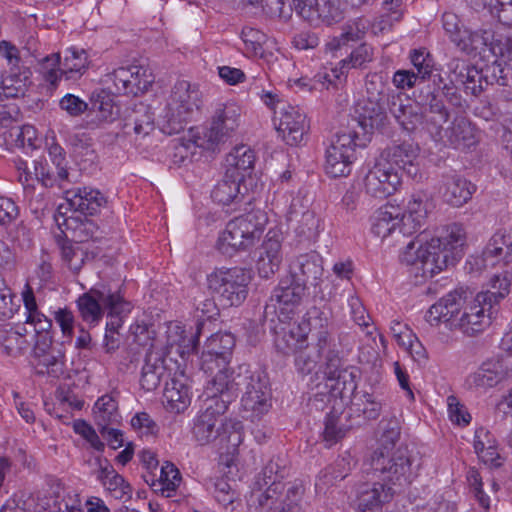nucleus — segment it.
Wrapping results in <instances>:
<instances>
[{
    "mask_svg": "<svg viewBox=\"0 0 512 512\" xmlns=\"http://www.w3.org/2000/svg\"><path fill=\"white\" fill-rule=\"evenodd\" d=\"M467 265L471 272H482L498 268L490 278L491 290L476 294L467 303L464 302L463 312L455 323L467 336H476L484 332L492 323L499 303L510 292L512 279V241L509 242L503 233H495L481 255L472 256Z\"/></svg>",
    "mask_w": 512,
    "mask_h": 512,
    "instance_id": "nucleus-1",
    "label": "nucleus"
},
{
    "mask_svg": "<svg viewBox=\"0 0 512 512\" xmlns=\"http://www.w3.org/2000/svg\"><path fill=\"white\" fill-rule=\"evenodd\" d=\"M465 243L464 226L450 223L442 226L429 241L420 236L407 244L401 254V261L413 266L416 275L431 278L460 260Z\"/></svg>",
    "mask_w": 512,
    "mask_h": 512,
    "instance_id": "nucleus-2",
    "label": "nucleus"
},
{
    "mask_svg": "<svg viewBox=\"0 0 512 512\" xmlns=\"http://www.w3.org/2000/svg\"><path fill=\"white\" fill-rule=\"evenodd\" d=\"M285 467L281 465L280 459H271L263 468V486L252 492L249 499L250 512H301L300 501L304 495L305 488L301 481H294L287 488L283 497L284 485L281 479L284 477ZM262 487V484H260Z\"/></svg>",
    "mask_w": 512,
    "mask_h": 512,
    "instance_id": "nucleus-3",
    "label": "nucleus"
},
{
    "mask_svg": "<svg viewBox=\"0 0 512 512\" xmlns=\"http://www.w3.org/2000/svg\"><path fill=\"white\" fill-rule=\"evenodd\" d=\"M79 315L90 327L97 326L107 311L109 320L106 328L116 331L122 326L123 318L130 313L131 303L126 301L119 291L90 289L80 295L76 301Z\"/></svg>",
    "mask_w": 512,
    "mask_h": 512,
    "instance_id": "nucleus-4",
    "label": "nucleus"
},
{
    "mask_svg": "<svg viewBox=\"0 0 512 512\" xmlns=\"http://www.w3.org/2000/svg\"><path fill=\"white\" fill-rule=\"evenodd\" d=\"M201 105V93L196 85L181 80L175 83L160 114L161 129L166 134L182 131Z\"/></svg>",
    "mask_w": 512,
    "mask_h": 512,
    "instance_id": "nucleus-5",
    "label": "nucleus"
},
{
    "mask_svg": "<svg viewBox=\"0 0 512 512\" xmlns=\"http://www.w3.org/2000/svg\"><path fill=\"white\" fill-rule=\"evenodd\" d=\"M265 216L261 211H251L230 220L220 233L217 248L227 256L252 247L262 236Z\"/></svg>",
    "mask_w": 512,
    "mask_h": 512,
    "instance_id": "nucleus-6",
    "label": "nucleus"
},
{
    "mask_svg": "<svg viewBox=\"0 0 512 512\" xmlns=\"http://www.w3.org/2000/svg\"><path fill=\"white\" fill-rule=\"evenodd\" d=\"M250 281L249 271L241 267L215 268L206 277L208 290L223 307L241 305L248 295Z\"/></svg>",
    "mask_w": 512,
    "mask_h": 512,
    "instance_id": "nucleus-7",
    "label": "nucleus"
},
{
    "mask_svg": "<svg viewBox=\"0 0 512 512\" xmlns=\"http://www.w3.org/2000/svg\"><path fill=\"white\" fill-rule=\"evenodd\" d=\"M369 464L379 480L397 490L410 484L414 478L412 457L406 446H399L396 451H373Z\"/></svg>",
    "mask_w": 512,
    "mask_h": 512,
    "instance_id": "nucleus-8",
    "label": "nucleus"
},
{
    "mask_svg": "<svg viewBox=\"0 0 512 512\" xmlns=\"http://www.w3.org/2000/svg\"><path fill=\"white\" fill-rule=\"evenodd\" d=\"M366 140V137L361 139L358 133L351 129L337 132L326 148V173L333 178L348 176L355 160V148L364 147Z\"/></svg>",
    "mask_w": 512,
    "mask_h": 512,
    "instance_id": "nucleus-9",
    "label": "nucleus"
},
{
    "mask_svg": "<svg viewBox=\"0 0 512 512\" xmlns=\"http://www.w3.org/2000/svg\"><path fill=\"white\" fill-rule=\"evenodd\" d=\"M305 293L303 282L287 276L282 279L273 290L269 303L265 307V314L274 313L279 322H286L293 318Z\"/></svg>",
    "mask_w": 512,
    "mask_h": 512,
    "instance_id": "nucleus-10",
    "label": "nucleus"
},
{
    "mask_svg": "<svg viewBox=\"0 0 512 512\" xmlns=\"http://www.w3.org/2000/svg\"><path fill=\"white\" fill-rule=\"evenodd\" d=\"M243 384H245V392L241 399V406L244 417L252 422L260 420L272 406L270 389L259 375H254L247 369H245Z\"/></svg>",
    "mask_w": 512,
    "mask_h": 512,
    "instance_id": "nucleus-11",
    "label": "nucleus"
},
{
    "mask_svg": "<svg viewBox=\"0 0 512 512\" xmlns=\"http://www.w3.org/2000/svg\"><path fill=\"white\" fill-rule=\"evenodd\" d=\"M246 367H239L240 372L235 375L234 371L228 368V365L214 366V372L211 374L212 378L207 382L203 395L205 396L204 403H214L223 401L225 409L236 397L238 386L243 384L242 370Z\"/></svg>",
    "mask_w": 512,
    "mask_h": 512,
    "instance_id": "nucleus-12",
    "label": "nucleus"
},
{
    "mask_svg": "<svg viewBox=\"0 0 512 512\" xmlns=\"http://www.w3.org/2000/svg\"><path fill=\"white\" fill-rule=\"evenodd\" d=\"M241 108L234 102L219 104L212 116L211 124L204 133L207 148L225 142L239 127Z\"/></svg>",
    "mask_w": 512,
    "mask_h": 512,
    "instance_id": "nucleus-13",
    "label": "nucleus"
},
{
    "mask_svg": "<svg viewBox=\"0 0 512 512\" xmlns=\"http://www.w3.org/2000/svg\"><path fill=\"white\" fill-rule=\"evenodd\" d=\"M204 410L200 411L193 420L192 435L200 444L206 445L218 436H222V424H225V404L223 401L204 403Z\"/></svg>",
    "mask_w": 512,
    "mask_h": 512,
    "instance_id": "nucleus-14",
    "label": "nucleus"
},
{
    "mask_svg": "<svg viewBox=\"0 0 512 512\" xmlns=\"http://www.w3.org/2000/svg\"><path fill=\"white\" fill-rule=\"evenodd\" d=\"M512 377V371L497 357L484 361L476 371L466 378V385L470 390L486 393Z\"/></svg>",
    "mask_w": 512,
    "mask_h": 512,
    "instance_id": "nucleus-15",
    "label": "nucleus"
},
{
    "mask_svg": "<svg viewBox=\"0 0 512 512\" xmlns=\"http://www.w3.org/2000/svg\"><path fill=\"white\" fill-rule=\"evenodd\" d=\"M401 185V174L377 158L364 178L365 192L375 198H386L394 194Z\"/></svg>",
    "mask_w": 512,
    "mask_h": 512,
    "instance_id": "nucleus-16",
    "label": "nucleus"
},
{
    "mask_svg": "<svg viewBox=\"0 0 512 512\" xmlns=\"http://www.w3.org/2000/svg\"><path fill=\"white\" fill-rule=\"evenodd\" d=\"M420 148L412 142H403L386 148L379 156L382 162L400 174L416 178L419 175Z\"/></svg>",
    "mask_w": 512,
    "mask_h": 512,
    "instance_id": "nucleus-17",
    "label": "nucleus"
},
{
    "mask_svg": "<svg viewBox=\"0 0 512 512\" xmlns=\"http://www.w3.org/2000/svg\"><path fill=\"white\" fill-rule=\"evenodd\" d=\"M235 338L231 333H215L205 343L201 356V369L206 374L214 372V366L229 365Z\"/></svg>",
    "mask_w": 512,
    "mask_h": 512,
    "instance_id": "nucleus-18",
    "label": "nucleus"
},
{
    "mask_svg": "<svg viewBox=\"0 0 512 512\" xmlns=\"http://www.w3.org/2000/svg\"><path fill=\"white\" fill-rule=\"evenodd\" d=\"M276 128L283 140L290 146L300 144L308 131L306 114L297 106L285 105L281 108Z\"/></svg>",
    "mask_w": 512,
    "mask_h": 512,
    "instance_id": "nucleus-19",
    "label": "nucleus"
},
{
    "mask_svg": "<svg viewBox=\"0 0 512 512\" xmlns=\"http://www.w3.org/2000/svg\"><path fill=\"white\" fill-rule=\"evenodd\" d=\"M464 292L452 291L440 298L426 313V321L432 326L445 323L449 328H455L458 314L464 305Z\"/></svg>",
    "mask_w": 512,
    "mask_h": 512,
    "instance_id": "nucleus-20",
    "label": "nucleus"
},
{
    "mask_svg": "<svg viewBox=\"0 0 512 512\" xmlns=\"http://www.w3.org/2000/svg\"><path fill=\"white\" fill-rule=\"evenodd\" d=\"M397 489L385 482L365 483L358 492L359 512H382L383 506L389 503Z\"/></svg>",
    "mask_w": 512,
    "mask_h": 512,
    "instance_id": "nucleus-21",
    "label": "nucleus"
},
{
    "mask_svg": "<svg viewBox=\"0 0 512 512\" xmlns=\"http://www.w3.org/2000/svg\"><path fill=\"white\" fill-rule=\"evenodd\" d=\"M65 200L72 211L84 215L96 214L107 202L104 194L92 187H78L66 190Z\"/></svg>",
    "mask_w": 512,
    "mask_h": 512,
    "instance_id": "nucleus-22",
    "label": "nucleus"
},
{
    "mask_svg": "<svg viewBox=\"0 0 512 512\" xmlns=\"http://www.w3.org/2000/svg\"><path fill=\"white\" fill-rule=\"evenodd\" d=\"M430 208L431 203L425 193L412 194L405 212L400 215V232L403 235H409L418 231L425 224Z\"/></svg>",
    "mask_w": 512,
    "mask_h": 512,
    "instance_id": "nucleus-23",
    "label": "nucleus"
},
{
    "mask_svg": "<svg viewBox=\"0 0 512 512\" xmlns=\"http://www.w3.org/2000/svg\"><path fill=\"white\" fill-rule=\"evenodd\" d=\"M95 464L97 469L93 473L107 492L115 499L131 496L132 488L130 484L114 469L108 459L97 456Z\"/></svg>",
    "mask_w": 512,
    "mask_h": 512,
    "instance_id": "nucleus-24",
    "label": "nucleus"
},
{
    "mask_svg": "<svg viewBox=\"0 0 512 512\" xmlns=\"http://www.w3.org/2000/svg\"><path fill=\"white\" fill-rule=\"evenodd\" d=\"M290 277L299 282L310 283L317 286L323 274L322 258L315 252L300 254L290 264Z\"/></svg>",
    "mask_w": 512,
    "mask_h": 512,
    "instance_id": "nucleus-25",
    "label": "nucleus"
},
{
    "mask_svg": "<svg viewBox=\"0 0 512 512\" xmlns=\"http://www.w3.org/2000/svg\"><path fill=\"white\" fill-rule=\"evenodd\" d=\"M476 191V186L458 174L443 176L440 192L446 203L454 207L466 204Z\"/></svg>",
    "mask_w": 512,
    "mask_h": 512,
    "instance_id": "nucleus-26",
    "label": "nucleus"
},
{
    "mask_svg": "<svg viewBox=\"0 0 512 512\" xmlns=\"http://www.w3.org/2000/svg\"><path fill=\"white\" fill-rule=\"evenodd\" d=\"M191 403V391L188 378L183 374L175 375L166 383L163 393V404L171 413L184 412Z\"/></svg>",
    "mask_w": 512,
    "mask_h": 512,
    "instance_id": "nucleus-27",
    "label": "nucleus"
},
{
    "mask_svg": "<svg viewBox=\"0 0 512 512\" xmlns=\"http://www.w3.org/2000/svg\"><path fill=\"white\" fill-rule=\"evenodd\" d=\"M275 327V346L284 354L295 353L297 350L307 346V329L300 323L280 322Z\"/></svg>",
    "mask_w": 512,
    "mask_h": 512,
    "instance_id": "nucleus-28",
    "label": "nucleus"
},
{
    "mask_svg": "<svg viewBox=\"0 0 512 512\" xmlns=\"http://www.w3.org/2000/svg\"><path fill=\"white\" fill-rule=\"evenodd\" d=\"M31 70L22 68L9 69L7 74L0 73V101L23 97L31 84Z\"/></svg>",
    "mask_w": 512,
    "mask_h": 512,
    "instance_id": "nucleus-29",
    "label": "nucleus"
},
{
    "mask_svg": "<svg viewBox=\"0 0 512 512\" xmlns=\"http://www.w3.org/2000/svg\"><path fill=\"white\" fill-rule=\"evenodd\" d=\"M282 262L281 242L278 238L267 234L261 245L257 260V271L260 277L270 278L278 270Z\"/></svg>",
    "mask_w": 512,
    "mask_h": 512,
    "instance_id": "nucleus-30",
    "label": "nucleus"
},
{
    "mask_svg": "<svg viewBox=\"0 0 512 512\" xmlns=\"http://www.w3.org/2000/svg\"><path fill=\"white\" fill-rule=\"evenodd\" d=\"M445 138L446 145L459 150L469 149L478 141L476 128L464 117L453 120L445 130Z\"/></svg>",
    "mask_w": 512,
    "mask_h": 512,
    "instance_id": "nucleus-31",
    "label": "nucleus"
},
{
    "mask_svg": "<svg viewBox=\"0 0 512 512\" xmlns=\"http://www.w3.org/2000/svg\"><path fill=\"white\" fill-rule=\"evenodd\" d=\"M243 182V177H234L231 171H226L224 178L212 190L213 201L221 205L238 203L247 191Z\"/></svg>",
    "mask_w": 512,
    "mask_h": 512,
    "instance_id": "nucleus-32",
    "label": "nucleus"
},
{
    "mask_svg": "<svg viewBox=\"0 0 512 512\" xmlns=\"http://www.w3.org/2000/svg\"><path fill=\"white\" fill-rule=\"evenodd\" d=\"M300 325L306 327L307 334L309 332H315L313 336H315V342H317L319 349L325 348L328 346L329 341H333L329 332L330 315L320 308H310L302 322H300Z\"/></svg>",
    "mask_w": 512,
    "mask_h": 512,
    "instance_id": "nucleus-33",
    "label": "nucleus"
},
{
    "mask_svg": "<svg viewBox=\"0 0 512 512\" xmlns=\"http://www.w3.org/2000/svg\"><path fill=\"white\" fill-rule=\"evenodd\" d=\"M321 358L324 361L323 374L326 379V387L330 389L331 393H341L344 388V381L341 382L340 379L344 370L342 369V359L333 341H329Z\"/></svg>",
    "mask_w": 512,
    "mask_h": 512,
    "instance_id": "nucleus-34",
    "label": "nucleus"
},
{
    "mask_svg": "<svg viewBox=\"0 0 512 512\" xmlns=\"http://www.w3.org/2000/svg\"><path fill=\"white\" fill-rule=\"evenodd\" d=\"M90 64L88 53L84 49L75 47L65 51L59 68L60 76L66 81L75 82L87 71Z\"/></svg>",
    "mask_w": 512,
    "mask_h": 512,
    "instance_id": "nucleus-35",
    "label": "nucleus"
},
{
    "mask_svg": "<svg viewBox=\"0 0 512 512\" xmlns=\"http://www.w3.org/2000/svg\"><path fill=\"white\" fill-rule=\"evenodd\" d=\"M474 450L485 465L495 468L502 465L497 440L490 431L483 427L475 431Z\"/></svg>",
    "mask_w": 512,
    "mask_h": 512,
    "instance_id": "nucleus-36",
    "label": "nucleus"
},
{
    "mask_svg": "<svg viewBox=\"0 0 512 512\" xmlns=\"http://www.w3.org/2000/svg\"><path fill=\"white\" fill-rule=\"evenodd\" d=\"M401 210L394 205H384L375 211L371 221L372 233L382 239L389 236L397 227L401 226Z\"/></svg>",
    "mask_w": 512,
    "mask_h": 512,
    "instance_id": "nucleus-37",
    "label": "nucleus"
},
{
    "mask_svg": "<svg viewBox=\"0 0 512 512\" xmlns=\"http://www.w3.org/2000/svg\"><path fill=\"white\" fill-rule=\"evenodd\" d=\"M448 69L451 73L450 84H444L441 88L443 94L452 100L453 97H456L455 85H469L475 84L476 77L480 78L479 72L469 65L465 64V62L459 59H452L448 64ZM470 88V86H467Z\"/></svg>",
    "mask_w": 512,
    "mask_h": 512,
    "instance_id": "nucleus-38",
    "label": "nucleus"
},
{
    "mask_svg": "<svg viewBox=\"0 0 512 512\" xmlns=\"http://www.w3.org/2000/svg\"><path fill=\"white\" fill-rule=\"evenodd\" d=\"M22 299L26 309V323L33 325L35 332L39 336L49 334V330L52 327V320L38 309L33 289L29 284H26L22 291Z\"/></svg>",
    "mask_w": 512,
    "mask_h": 512,
    "instance_id": "nucleus-39",
    "label": "nucleus"
},
{
    "mask_svg": "<svg viewBox=\"0 0 512 512\" xmlns=\"http://www.w3.org/2000/svg\"><path fill=\"white\" fill-rule=\"evenodd\" d=\"M93 414L101 434L105 433L108 426L117 425L121 421L117 401L108 394L98 398L93 407Z\"/></svg>",
    "mask_w": 512,
    "mask_h": 512,
    "instance_id": "nucleus-40",
    "label": "nucleus"
},
{
    "mask_svg": "<svg viewBox=\"0 0 512 512\" xmlns=\"http://www.w3.org/2000/svg\"><path fill=\"white\" fill-rule=\"evenodd\" d=\"M449 119V112L439 96L432 92L428 96V113L425 118L426 129L435 140L442 139L443 125Z\"/></svg>",
    "mask_w": 512,
    "mask_h": 512,
    "instance_id": "nucleus-41",
    "label": "nucleus"
},
{
    "mask_svg": "<svg viewBox=\"0 0 512 512\" xmlns=\"http://www.w3.org/2000/svg\"><path fill=\"white\" fill-rule=\"evenodd\" d=\"M165 371L164 360L160 354L153 351L148 352L141 371L140 384L142 388L146 391L156 389Z\"/></svg>",
    "mask_w": 512,
    "mask_h": 512,
    "instance_id": "nucleus-42",
    "label": "nucleus"
},
{
    "mask_svg": "<svg viewBox=\"0 0 512 512\" xmlns=\"http://www.w3.org/2000/svg\"><path fill=\"white\" fill-rule=\"evenodd\" d=\"M228 169L234 177H243L245 181V173H250L255 163V153L247 145L236 146L226 158Z\"/></svg>",
    "mask_w": 512,
    "mask_h": 512,
    "instance_id": "nucleus-43",
    "label": "nucleus"
},
{
    "mask_svg": "<svg viewBox=\"0 0 512 512\" xmlns=\"http://www.w3.org/2000/svg\"><path fill=\"white\" fill-rule=\"evenodd\" d=\"M390 112L399 125H401V127L406 131L415 130L423 120L419 106L410 100H406V103L403 101H393L390 107Z\"/></svg>",
    "mask_w": 512,
    "mask_h": 512,
    "instance_id": "nucleus-44",
    "label": "nucleus"
},
{
    "mask_svg": "<svg viewBox=\"0 0 512 512\" xmlns=\"http://www.w3.org/2000/svg\"><path fill=\"white\" fill-rule=\"evenodd\" d=\"M374 60V48L367 44L362 43L356 47L350 55L339 62V68L332 70L334 76L339 78L340 75L347 73L350 69H363L368 63Z\"/></svg>",
    "mask_w": 512,
    "mask_h": 512,
    "instance_id": "nucleus-45",
    "label": "nucleus"
},
{
    "mask_svg": "<svg viewBox=\"0 0 512 512\" xmlns=\"http://www.w3.org/2000/svg\"><path fill=\"white\" fill-rule=\"evenodd\" d=\"M493 35L490 30L478 29L472 31L470 29H463V34L456 43V47L468 54H476L483 51L489 44H491Z\"/></svg>",
    "mask_w": 512,
    "mask_h": 512,
    "instance_id": "nucleus-46",
    "label": "nucleus"
},
{
    "mask_svg": "<svg viewBox=\"0 0 512 512\" xmlns=\"http://www.w3.org/2000/svg\"><path fill=\"white\" fill-rule=\"evenodd\" d=\"M322 230L320 218H318L314 211H307L303 213L302 217L296 221L294 226L295 234L299 242L312 243L315 242Z\"/></svg>",
    "mask_w": 512,
    "mask_h": 512,
    "instance_id": "nucleus-47",
    "label": "nucleus"
},
{
    "mask_svg": "<svg viewBox=\"0 0 512 512\" xmlns=\"http://www.w3.org/2000/svg\"><path fill=\"white\" fill-rule=\"evenodd\" d=\"M325 349H327V346L319 349L317 342H314L312 345H309L307 342V346L293 353L295 355L294 364L297 372L302 375L310 374L316 368Z\"/></svg>",
    "mask_w": 512,
    "mask_h": 512,
    "instance_id": "nucleus-48",
    "label": "nucleus"
},
{
    "mask_svg": "<svg viewBox=\"0 0 512 512\" xmlns=\"http://www.w3.org/2000/svg\"><path fill=\"white\" fill-rule=\"evenodd\" d=\"M181 482V475L176 466L170 462H165L161 467L160 477L157 483L154 482L152 485L156 487V491H159L164 497H172L176 489Z\"/></svg>",
    "mask_w": 512,
    "mask_h": 512,
    "instance_id": "nucleus-49",
    "label": "nucleus"
},
{
    "mask_svg": "<svg viewBox=\"0 0 512 512\" xmlns=\"http://www.w3.org/2000/svg\"><path fill=\"white\" fill-rule=\"evenodd\" d=\"M125 69L131 74V77L128 78V84L129 88L133 90V92H131L133 96L147 91L154 82V76L150 68L145 64H132L126 66Z\"/></svg>",
    "mask_w": 512,
    "mask_h": 512,
    "instance_id": "nucleus-50",
    "label": "nucleus"
},
{
    "mask_svg": "<svg viewBox=\"0 0 512 512\" xmlns=\"http://www.w3.org/2000/svg\"><path fill=\"white\" fill-rule=\"evenodd\" d=\"M34 366L37 374L59 378L64 374L65 354L61 349L55 348Z\"/></svg>",
    "mask_w": 512,
    "mask_h": 512,
    "instance_id": "nucleus-51",
    "label": "nucleus"
},
{
    "mask_svg": "<svg viewBox=\"0 0 512 512\" xmlns=\"http://www.w3.org/2000/svg\"><path fill=\"white\" fill-rule=\"evenodd\" d=\"M371 98H373V100H369L361 106L360 109L362 111L359 112L358 125L362 128L364 137L370 134L382 121L381 107L377 103L373 92L371 93Z\"/></svg>",
    "mask_w": 512,
    "mask_h": 512,
    "instance_id": "nucleus-52",
    "label": "nucleus"
},
{
    "mask_svg": "<svg viewBox=\"0 0 512 512\" xmlns=\"http://www.w3.org/2000/svg\"><path fill=\"white\" fill-rule=\"evenodd\" d=\"M131 74L125 69V67H119L106 73L102 77V82L112 94H123L131 95V88H129V80Z\"/></svg>",
    "mask_w": 512,
    "mask_h": 512,
    "instance_id": "nucleus-53",
    "label": "nucleus"
},
{
    "mask_svg": "<svg viewBox=\"0 0 512 512\" xmlns=\"http://www.w3.org/2000/svg\"><path fill=\"white\" fill-rule=\"evenodd\" d=\"M30 347V342L18 331H7L1 340V349L10 357L23 355Z\"/></svg>",
    "mask_w": 512,
    "mask_h": 512,
    "instance_id": "nucleus-54",
    "label": "nucleus"
},
{
    "mask_svg": "<svg viewBox=\"0 0 512 512\" xmlns=\"http://www.w3.org/2000/svg\"><path fill=\"white\" fill-rule=\"evenodd\" d=\"M91 109L99 114V119L102 121H112L118 114V109L111 97L104 91L92 94Z\"/></svg>",
    "mask_w": 512,
    "mask_h": 512,
    "instance_id": "nucleus-55",
    "label": "nucleus"
},
{
    "mask_svg": "<svg viewBox=\"0 0 512 512\" xmlns=\"http://www.w3.org/2000/svg\"><path fill=\"white\" fill-rule=\"evenodd\" d=\"M400 439V426L396 419L382 422V434L379 439V445L374 451L389 450L396 451L400 445H397Z\"/></svg>",
    "mask_w": 512,
    "mask_h": 512,
    "instance_id": "nucleus-56",
    "label": "nucleus"
},
{
    "mask_svg": "<svg viewBox=\"0 0 512 512\" xmlns=\"http://www.w3.org/2000/svg\"><path fill=\"white\" fill-rule=\"evenodd\" d=\"M47 146L50 159L57 169V177L60 181V187L63 188V182H70L65 151L58 143L55 142L54 135L51 138V142H47Z\"/></svg>",
    "mask_w": 512,
    "mask_h": 512,
    "instance_id": "nucleus-57",
    "label": "nucleus"
},
{
    "mask_svg": "<svg viewBox=\"0 0 512 512\" xmlns=\"http://www.w3.org/2000/svg\"><path fill=\"white\" fill-rule=\"evenodd\" d=\"M347 428L341 424V417L335 414H329L325 418L323 440L330 447L345 437Z\"/></svg>",
    "mask_w": 512,
    "mask_h": 512,
    "instance_id": "nucleus-58",
    "label": "nucleus"
},
{
    "mask_svg": "<svg viewBox=\"0 0 512 512\" xmlns=\"http://www.w3.org/2000/svg\"><path fill=\"white\" fill-rule=\"evenodd\" d=\"M409 58L412 65L417 70L415 74L421 81L430 77L433 70V59L425 48L412 50Z\"/></svg>",
    "mask_w": 512,
    "mask_h": 512,
    "instance_id": "nucleus-59",
    "label": "nucleus"
},
{
    "mask_svg": "<svg viewBox=\"0 0 512 512\" xmlns=\"http://www.w3.org/2000/svg\"><path fill=\"white\" fill-rule=\"evenodd\" d=\"M61 66V58L58 53L48 55L40 60V72L43 78L52 87H57L58 82L62 79L59 68Z\"/></svg>",
    "mask_w": 512,
    "mask_h": 512,
    "instance_id": "nucleus-60",
    "label": "nucleus"
},
{
    "mask_svg": "<svg viewBox=\"0 0 512 512\" xmlns=\"http://www.w3.org/2000/svg\"><path fill=\"white\" fill-rule=\"evenodd\" d=\"M213 495L216 501L227 508L231 506L237 498L236 492L231 488L227 479L221 477L212 480Z\"/></svg>",
    "mask_w": 512,
    "mask_h": 512,
    "instance_id": "nucleus-61",
    "label": "nucleus"
},
{
    "mask_svg": "<svg viewBox=\"0 0 512 512\" xmlns=\"http://www.w3.org/2000/svg\"><path fill=\"white\" fill-rule=\"evenodd\" d=\"M370 23L363 17H358L348 22L341 33V39L344 42L358 41L366 34Z\"/></svg>",
    "mask_w": 512,
    "mask_h": 512,
    "instance_id": "nucleus-62",
    "label": "nucleus"
},
{
    "mask_svg": "<svg viewBox=\"0 0 512 512\" xmlns=\"http://www.w3.org/2000/svg\"><path fill=\"white\" fill-rule=\"evenodd\" d=\"M448 415L450 420L457 425H468L471 421V415L466 407L459 402L457 397L449 396L447 398Z\"/></svg>",
    "mask_w": 512,
    "mask_h": 512,
    "instance_id": "nucleus-63",
    "label": "nucleus"
},
{
    "mask_svg": "<svg viewBox=\"0 0 512 512\" xmlns=\"http://www.w3.org/2000/svg\"><path fill=\"white\" fill-rule=\"evenodd\" d=\"M59 107L71 117H78L88 109V103L74 94H66L59 101Z\"/></svg>",
    "mask_w": 512,
    "mask_h": 512,
    "instance_id": "nucleus-64",
    "label": "nucleus"
}]
</instances>
